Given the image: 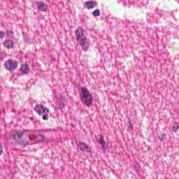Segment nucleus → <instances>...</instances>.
Segmentation results:
<instances>
[{"label":"nucleus","mask_w":179,"mask_h":179,"mask_svg":"<svg viewBox=\"0 0 179 179\" xmlns=\"http://www.w3.org/2000/svg\"><path fill=\"white\" fill-rule=\"evenodd\" d=\"M79 94L83 104L87 107H90L93 103V95L90 91L86 87H83L79 90Z\"/></svg>","instance_id":"f257e3e1"},{"label":"nucleus","mask_w":179,"mask_h":179,"mask_svg":"<svg viewBox=\"0 0 179 179\" xmlns=\"http://www.w3.org/2000/svg\"><path fill=\"white\" fill-rule=\"evenodd\" d=\"M75 34L77 43L80 44L84 51H86L87 50V45H86L87 38H86V35H85L83 29L81 27H77Z\"/></svg>","instance_id":"f03ea898"},{"label":"nucleus","mask_w":179,"mask_h":179,"mask_svg":"<svg viewBox=\"0 0 179 179\" xmlns=\"http://www.w3.org/2000/svg\"><path fill=\"white\" fill-rule=\"evenodd\" d=\"M34 110L38 115H43L42 117L43 120L45 121H47L48 120V114H50V109L45 108L44 106L39 104L36 105L34 108Z\"/></svg>","instance_id":"7ed1b4c3"},{"label":"nucleus","mask_w":179,"mask_h":179,"mask_svg":"<svg viewBox=\"0 0 179 179\" xmlns=\"http://www.w3.org/2000/svg\"><path fill=\"white\" fill-rule=\"evenodd\" d=\"M77 148L78 149H80L81 152H87V153H91L92 152V148H90L87 144L80 141L78 143H76Z\"/></svg>","instance_id":"20e7f679"},{"label":"nucleus","mask_w":179,"mask_h":179,"mask_svg":"<svg viewBox=\"0 0 179 179\" xmlns=\"http://www.w3.org/2000/svg\"><path fill=\"white\" fill-rule=\"evenodd\" d=\"M5 66L8 71H15L16 68H17V64L16 63L13 62L11 59H8L5 62Z\"/></svg>","instance_id":"39448f33"},{"label":"nucleus","mask_w":179,"mask_h":179,"mask_svg":"<svg viewBox=\"0 0 179 179\" xmlns=\"http://www.w3.org/2000/svg\"><path fill=\"white\" fill-rule=\"evenodd\" d=\"M37 9L41 12H47V4L43 1H39L37 3Z\"/></svg>","instance_id":"423d86ee"},{"label":"nucleus","mask_w":179,"mask_h":179,"mask_svg":"<svg viewBox=\"0 0 179 179\" xmlns=\"http://www.w3.org/2000/svg\"><path fill=\"white\" fill-rule=\"evenodd\" d=\"M97 6V2L94 1H88L85 3V8L87 9H93V8H96Z\"/></svg>","instance_id":"0eeeda50"},{"label":"nucleus","mask_w":179,"mask_h":179,"mask_svg":"<svg viewBox=\"0 0 179 179\" xmlns=\"http://www.w3.org/2000/svg\"><path fill=\"white\" fill-rule=\"evenodd\" d=\"M3 45H4V47H6V48H8V50L10 48H13V47H14L13 41L10 40V39H6L3 42Z\"/></svg>","instance_id":"6e6552de"},{"label":"nucleus","mask_w":179,"mask_h":179,"mask_svg":"<svg viewBox=\"0 0 179 179\" xmlns=\"http://www.w3.org/2000/svg\"><path fill=\"white\" fill-rule=\"evenodd\" d=\"M25 131H17L15 134H13V140L16 141L17 139H21L22 136H23V135H24Z\"/></svg>","instance_id":"1a4fd4ad"},{"label":"nucleus","mask_w":179,"mask_h":179,"mask_svg":"<svg viewBox=\"0 0 179 179\" xmlns=\"http://www.w3.org/2000/svg\"><path fill=\"white\" fill-rule=\"evenodd\" d=\"M98 143H100L101 148L104 149L106 148V141L104 140V136L100 135L98 139Z\"/></svg>","instance_id":"9d476101"},{"label":"nucleus","mask_w":179,"mask_h":179,"mask_svg":"<svg viewBox=\"0 0 179 179\" xmlns=\"http://www.w3.org/2000/svg\"><path fill=\"white\" fill-rule=\"evenodd\" d=\"M20 71L22 73H23L24 75L29 73V66L22 65L20 68Z\"/></svg>","instance_id":"9b49d317"},{"label":"nucleus","mask_w":179,"mask_h":179,"mask_svg":"<svg viewBox=\"0 0 179 179\" xmlns=\"http://www.w3.org/2000/svg\"><path fill=\"white\" fill-rule=\"evenodd\" d=\"M56 105L57 106L59 110H62V108H64V107H65V103H64V101H62V100L59 99L56 103Z\"/></svg>","instance_id":"f8f14e48"},{"label":"nucleus","mask_w":179,"mask_h":179,"mask_svg":"<svg viewBox=\"0 0 179 179\" xmlns=\"http://www.w3.org/2000/svg\"><path fill=\"white\" fill-rule=\"evenodd\" d=\"M179 129V125L177 122H174L172 125V131L173 132H177Z\"/></svg>","instance_id":"ddd939ff"},{"label":"nucleus","mask_w":179,"mask_h":179,"mask_svg":"<svg viewBox=\"0 0 179 179\" xmlns=\"http://www.w3.org/2000/svg\"><path fill=\"white\" fill-rule=\"evenodd\" d=\"M92 15L94 17H97L100 16V10L99 9H96V10H94L92 12Z\"/></svg>","instance_id":"4468645a"},{"label":"nucleus","mask_w":179,"mask_h":179,"mask_svg":"<svg viewBox=\"0 0 179 179\" xmlns=\"http://www.w3.org/2000/svg\"><path fill=\"white\" fill-rule=\"evenodd\" d=\"M166 134H160L158 136V139L161 141V142H164V141H166Z\"/></svg>","instance_id":"2eb2a0df"},{"label":"nucleus","mask_w":179,"mask_h":179,"mask_svg":"<svg viewBox=\"0 0 179 179\" xmlns=\"http://www.w3.org/2000/svg\"><path fill=\"white\" fill-rule=\"evenodd\" d=\"M7 36L8 38H13V32L12 31V30L7 31Z\"/></svg>","instance_id":"dca6fc26"},{"label":"nucleus","mask_w":179,"mask_h":179,"mask_svg":"<svg viewBox=\"0 0 179 179\" xmlns=\"http://www.w3.org/2000/svg\"><path fill=\"white\" fill-rule=\"evenodd\" d=\"M24 41L25 43H30V38L27 36V34L24 35Z\"/></svg>","instance_id":"f3484780"},{"label":"nucleus","mask_w":179,"mask_h":179,"mask_svg":"<svg viewBox=\"0 0 179 179\" xmlns=\"http://www.w3.org/2000/svg\"><path fill=\"white\" fill-rule=\"evenodd\" d=\"M155 12H156V13H157V15H159L160 17H163V12L162 11H159V9L156 8Z\"/></svg>","instance_id":"a211bd4d"},{"label":"nucleus","mask_w":179,"mask_h":179,"mask_svg":"<svg viewBox=\"0 0 179 179\" xmlns=\"http://www.w3.org/2000/svg\"><path fill=\"white\" fill-rule=\"evenodd\" d=\"M134 129V124H131V122H129L128 131H132Z\"/></svg>","instance_id":"6ab92c4d"},{"label":"nucleus","mask_w":179,"mask_h":179,"mask_svg":"<svg viewBox=\"0 0 179 179\" xmlns=\"http://www.w3.org/2000/svg\"><path fill=\"white\" fill-rule=\"evenodd\" d=\"M3 153V147L2 146V143H0V156H2Z\"/></svg>","instance_id":"aec40b11"},{"label":"nucleus","mask_w":179,"mask_h":179,"mask_svg":"<svg viewBox=\"0 0 179 179\" xmlns=\"http://www.w3.org/2000/svg\"><path fill=\"white\" fill-rule=\"evenodd\" d=\"M21 145H23L24 146H27V145H30L29 141H22Z\"/></svg>","instance_id":"412c9836"},{"label":"nucleus","mask_w":179,"mask_h":179,"mask_svg":"<svg viewBox=\"0 0 179 179\" xmlns=\"http://www.w3.org/2000/svg\"><path fill=\"white\" fill-rule=\"evenodd\" d=\"M5 37V33L3 31H0V38H3Z\"/></svg>","instance_id":"4be33fe9"},{"label":"nucleus","mask_w":179,"mask_h":179,"mask_svg":"<svg viewBox=\"0 0 179 179\" xmlns=\"http://www.w3.org/2000/svg\"><path fill=\"white\" fill-rule=\"evenodd\" d=\"M39 136L41 137V138L39 140V142H44V136H43L41 134H39Z\"/></svg>","instance_id":"5701e85b"},{"label":"nucleus","mask_w":179,"mask_h":179,"mask_svg":"<svg viewBox=\"0 0 179 179\" xmlns=\"http://www.w3.org/2000/svg\"><path fill=\"white\" fill-rule=\"evenodd\" d=\"M30 120H31V121H33L34 122H36L34 121V117H30Z\"/></svg>","instance_id":"b1692460"}]
</instances>
